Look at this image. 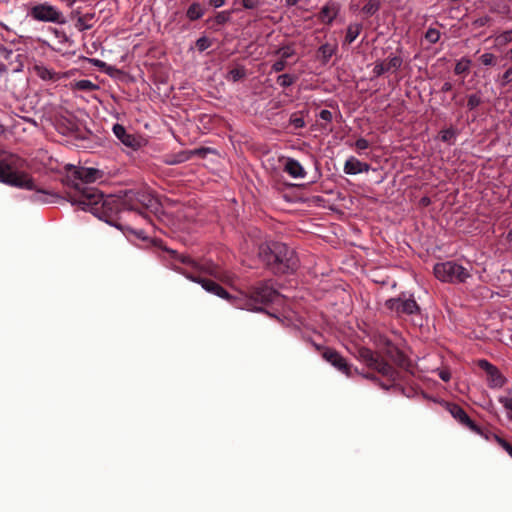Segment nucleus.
<instances>
[{"mask_svg":"<svg viewBox=\"0 0 512 512\" xmlns=\"http://www.w3.org/2000/svg\"><path fill=\"white\" fill-rule=\"evenodd\" d=\"M362 30V25L360 23H352L347 27L345 43L351 44L356 40Z\"/></svg>","mask_w":512,"mask_h":512,"instance_id":"obj_25","label":"nucleus"},{"mask_svg":"<svg viewBox=\"0 0 512 512\" xmlns=\"http://www.w3.org/2000/svg\"><path fill=\"white\" fill-rule=\"evenodd\" d=\"M90 61L94 66L99 67V68H102L106 65L105 62H103L102 60H99V59H91Z\"/></svg>","mask_w":512,"mask_h":512,"instance_id":"obj_55","label":"nucleus"},{"mask_svg":"<svg viewBox=\"0 0 512 512\" xmlns=\"http://www.w3.org/2000/svg\"><path fill=\"white\" fill-rule=\"evenodd\" d=\"M285 67H286V61L283 59H280L272 65V71L281 72L285 69Z\"/></svg>","mask_w":512,"mask_h":512,"instance_id":"obj_47","label":"nucleus"},{"mask_svg":"<svg viewBox=\"0 0 512 512\" xmlns=\"http://www.w3.org/2000/svg\"><path fill=\"white\" fill-rule=\"evenodd\" d=\"M379 345L382 346L383 352L389 357L392 361L399 365H403L405 362L404 354L388 339L381 338Z\"/></svg>","mask_w":512,"mask_h":512,"instance_id":"obj_17","label":"nucleus"},{"mask_svg":"<svg viewBox=\"0 0 512 512\" xmlns=\"http://www.w3.org/2000/svg\"><path fill=\"white\" fill-rule=\"evenodd\" d=\"M196 46H197L199 51H204V50H206L210 46V42H209V40L206 37H200L196 41Z\"/></svg>","mask_w":512,"mask_h":512,"instance_id":"obj_44","label":"nucleus"},{"mask_svg":"<svg viewBox=\"0 0 512 512\" xmlns=\"http://www.w3.org/2000/svg\"><path fill=\"white\" fill-rule=\"evenodd\" d=\"M479 61L484 66H495L497 63V56L493 53L486 52L479 57Z\"/></svg>","mask_w":512,"mask_h":512,"instance_id":"obj_30","label":"nucleus"},{"mask_svg":"<svg viewBox=\"0 0 512 512\" xmlns=\"http://www.w3.org/2000/svg\"><path fill=\"white\" fill-rule=\"evenodd\" d=\"M112 131L115 137L124 146L132 150H138L139 148H141L143 144V139L134 133H129L123 125L119 123L114 124L112 127Z\"/></svg>","mask_w":512,"mask_h":512,"instance_id":"obj_11","label":"nucleus"},{"mask_svg":"<svg viewBox=\"0 0 512 512\" xmlns=\"http://www.w3.org/2000/svg\"><path fill=\"white\" fill-rule=\"evenodd\" d=\"M490 21V17L485 15V16H481L477 19H475L473 21V26L476 27V28H480V27H484L485 25H487Z\"/></svg>","mask_w":512,"mask_h":512,"instance_id":"obj_43","label":"nucleus"},{"mask_svg":"<svg viewBox=\"0 0 512 512\" xmlns=\"http://www.w3.org/2000/svg\"><path fill=\"white\" fill-rule=\"evenodd\" d=\"M496 443L501 446L507 453L508 455L512 458V445H510L505 439H503L502 437L498 436V435H493Z\"/></svg>","mask_w":512,"mask_h":512,"instance_id":"obj_37","label":"nucleus"},{"mask_svg":"<svg viewBox=\"0 0 512 512\" xmlns=\"http://www.w3.org/2000/svg\"><path fill=\"white\" fill-rule=\"evenodd\" d=\"M387 307L395 311L398 314H414L419 310V307L416 303V301L412 298L408 299H402V298H396V299H389L386 302Z\"/></svg>","mask_w":512,"mask_h":512,"instance_id":"obj_14","label":"nucleus"},{"mask_svg":"<svg viewBox=\"0 0 512 512\" xmlns=\"http://www.w3.org/2000/svg\"><path fill=\"white\" fill-rule=\"evenodd\" d=\"M103 172L96 168L70 166L68 168L67 180L74 193L69 194L70 202L73 205V198H82L83 191L95 189L90 184L102 179Z\"/></svg>","mask_w":512,"mask_h":512,"instance_id":"obj_4","label":"nucleus"},{"mask_svg":"<svg viewBox=\"0 0 512 512\" xmlns=\"http://www.w3.org/2000/svg\"><path fill=\"white\" fill-rule=\"evenodd\" d=\"M498 401L504 406L507 411V416L512 420V397H499Z\"/></svg>","mask_w":512,"mask_h":512,"instance_id":"obj_36","label":"nucleus"},{"mask_svg":"<svg viewBox=\"0 0 512 512\" xmlns=\"http://www.w3.org/2000/svg\"><path fill=\"white\" fill-rule=\"evenodd\" d=\"M369 169V164L361 162L353 156L349 157L344 164V172L348 175H356L359 173L368 172Z\"/></svg>","mask_w":512,"mask_h":512,"instance_id":"obj_18","label":"nucleus"},{"mask_svg":"<svg viewBox=\"0 0 512 512\" xmlns=\"http://www.w3.org/2000/svg\"><path fill=\"white\" fill-rule=\"evenodd\" d=\"M478 435H480L481 437H483L484 439H486L487 441L494 439L493 435H495L494 433H491L489 431H484L481 427H480V433H477Z\"/></svg>","mask_w":512,"mask_h":512,"instance_id":"obj_50","label":"nucleus"},{"mask_svg":"<svg viewBox=\"0 0 512 512\" xmlns=\"http://www.w3.org/2000/svg\"><path fill=\"white\" fill-rule=\"evenodd\" d=\"M512 82V66L509 67L501 76L500 85L502 87Z\"/></svg>","mask_w":512,"mask_h":512,"instance_id":"obj_41","label":"nucleus"},{"mask_svg":"<svg viewBox=\"0 0 512 512\" xmlns=\"http://www.w3.org/2000/svg\"><path fill=\"white\" fill-rule=\"evenodd\" d=\"M284 171L295 179L304 178L306 175V172L301 163L294 158H287L284 165Z\"/></svg>","mask_w":512,"mask_h":512,"instance_id":"obj_19","label":"nucleus"},{"mask_svg":"<svg viewBox=\"0 0 512 512\" xmlns=\"http://www.w3.org/2000/svg\"><path fill=\"white\" fill-rule=\"evenodd\" d=\"M425 39L428 42L435 44L440 39V31L435 28H429L425 33Z\"/></svg>","mask_w":512,"mask_h":512,"instance_id":"obj_34","label":"nucleus"},{"mask_svg":"<svg viewBox=\"0 0 512 512\" xmlns=\"http://www.w3.org/2000/svg\"><path fill=\"white\" fill-rule=\"evenodd\" d=\"M496 443L501 446L507 453L508 455L512 458V445H510L505 439H503L502 437L498 436V435H493Z\"/></svg>","mask_w":512,"mask_h":512,"instance_id":"obj_38","label":"nucleus"},{"mask_svg":"<svg viewBox=\"0 0 512 512\" xmlns=\"http://www.w3.org/2000/svg\"><path fill=\"white\" fill-rule=\"evenodd\" d=\"M380 0H368L363 6L362 11L368 16L374 15L380 8Z\"/></svg>","mask_w":512,"mask_h":512,"instance_id":"obj_27","label":"nucleus"},{"mask_svg":"<svg viewBox=\"0 0 512 512\" xmlns=\"http://www.w3.org/2000/svg\"><path fill=\"white\" fill-rule=\"evenodd\" d=\"M209 4L214 8H220L225 4V0H209Z\"/></svg>","mask_w":512,"mask_h":512,"instance_id":"obj_52","label":"nucleus"},{"mask_svg":"<svg viewBox=\"0 0 512 512\" xmlns=\"http://www.w3.org/2000/svg\"><path fill=\"white\" fill-rule=\"evenodd\" d=\"M168 252L171 254L172 259L185 265L186 267L184 269H187L195 275L201 276L202 274H205L219 280L226 279L225 272L211 260L202 259L197 261L191 256L186 254H179L175 250H168Z\"/></svg>","mask_w":512,"mask_h":512,"instance_id":"obj_5","label":"nucleus"},{"mask_svg":"<svg viewBox=\"0 0 512 512\" xmlns=\"http://www.w3.org/2000/svg\"><path fill=\"white\" fill-rule=\"evenodd\" d=\"M62 2H64L68 7H72L74 5V3L76 2V0H61Z\"/></svg>","mask_w":512,"mask_h":512,"instance_id":"obj_57","label":"nucleus"},{"mask_svg":"<svg viewBox=\"0 0 512 512\" xmlns=\"http://www.w3.org/2000/svg\"><path fill=\"white\" fill-rule=\"evenodd\" d=\"M440 138L443 142L453 144L456 138V131L453 128L444 129L440 132Z\"/></svg>","mask_w":512,"mask_h":512,"instance_id":"obj_29","label":"nucleus"},{"mask_svg":"<svg viewBox=\"0 0 512 512\" xmlns=\"http://www.w3.org/2000/svg\"><path fill=\"white\" fill-rule=\"evenodd\" d=\"M277 297L278 292L269 282H261L251 289L250 295L241 293L233 298V305L239 309L262 311L260 305L271 303Z\"/></svg>","mask_w":512,"mask_h":512,"instance_id":"obj_3","label":"nucleus"},{"mask_svg":"<svg viewBox=\"0 0 512 512\" xmlns=\"http://www.w3.org/2000/svg\"><path fill=\"white\" fill-rule=\"evenodd\" d=\"M421 202L424 204V205H428L430 203V199L428 197H424L422 198Z\"/></svg>","mask_w":512,"mask_h":512,"instance_id":"obj_60","label":"nucleus"},{"mask_svg":"<svg viewBox=\"0 0 512 512\" xmlns=\"http://www.w3.org/2000/svg\"><path fill=\"white\" fill-rule=\"evenodd\" d=\"M35 72L39 78L45 81H56L60 78L58 73L43 65H36Z\"/></svg>","mask_w":512,"mask_h":512,"instance_id":"obj_21","label":"nucleus"},{"mask_svg":"<svg viewBox=\"0 0 512 512\" xmlns=\"http://www.w3.org/2000/svg\"><path fill=\"white\" fill-rule=\"evenodd\" d=\"M140 202L146 207H151L155 201L149 195L143 193L129 192L125 199L114 195L104 196L98 189H86L83 191L82 198H73V205H77L83 211H89L94 216L106 223L122 229L117 222L118 215L124 210H136L133 200Z\"/></svg>","mask_w":512,"mask_h":512,"instance_id":"obj_1","label":"nucleus"},{"mask_svg":"<svg viewBox=\"0 0 512 512\" xmlns=\"http://www.w3.org/2000/svg\"><path fill=\"white\" fill-rule=\"evenodd\" d=\"M231 13L229 11H221L215 16V22L222 25L230 20Z\"/></svg>","mask_w":512,"mask_h":512,"instance_id":"obj_40","label":"nucleus"},{"mask_svg":"<svg viewBox=\"0 0 512 512\" xmlns=\"http://www.w3.org/2000/svg\"><path fill=\"white\" fill-rule=\"evenodd\" d=\"M298 3V0H286L288 6H294Z\"/></svg>","mask_w":512,"mask_h":512,"instance_id":"obj_58","label":"nucleus"},{"mask_svg":"<svg viewBox=\"0 0 512 512\" xmlns=\"http://www.w3.org/2000/svg\"><path fill=\"white\" fill-rule=\"evenodd\" d=\"M229 76L233 81H238L245 76V70L243 68L232 69Z\"/></svg>","mask_w":512,"mask_h":512,"instance_id":"obj_42","label":"nucleus"},{"mask_svg":"<svg viewBox=\"0 0 512 512\" xmlns=\"http://www.w3.org/2000/svg\"><path fill=\"white\" fill-rule=\"evenodd\" d=\"M5 130V127L3 125H0V134L3 133Z\"/></svg>","mask_w":512,"mask_h":512,"instance_id":"obj_63","label":"nucleus"},{"mask_svg":"<svg viewBox=\"0 0 512 512\" xmlns=\"http://www.w3.org/2000/svg\"><path fill=\"white\" fill-rule=\"evenodd\" d=\"M446 409L459 424L474 433H480V427L468 416L462 407L455 403H446Z\"/></svg>","mask_w":512,"mask_h":512,"instance_id":"obj_13","label":"nucleus"},{"mask_svg":"<svg viewBox=\"0 0 512 512\" xmlns=\"http://www.w3.org/2000/svg\"><path fill=\"white\" fill-rule=\"evenodd\" d=\"M402 62V58L399 56L389 57L386 61L376 62L373 67V73L378 77L385 72L397 70L402 65Z\"/></svg>","mask_w":512,"mask_h":512,"instance_id":"obj_16","label":"nucleus"},{"mask_svg":"<svg viewBox=\"0 0 512 512\" xmlns=\"http://www.w3.org/2000/svg\"><path fill=\"white\" fill-rule=\"evenodd\" d=\"M507 240H508L509 242H512V229H511V230H509V231H508V233H507Z\"/></svg>","mask_w":512,"mask_h":512,"instance_id":"obj_61","label":"nucleus"},{"mask_svg":"<svg viewBox=\"0 0 512 512\" xmlns=\"http://www.w3.org/2000/svg\"><path fill=\"white\" fill-rule=\"evenodd\" d=\"M358 358L366 364L367 367L377 371L384 377H387L391 383H394L397 380V372L395 369L371 349L360 348L358 351Z\"/></svg>","mask_w":512,"mask_h":512,"instance_id":"obj_8","label":"nucleus"},{"mask_svg":"<svg viewBox=\"0 0 512 512\" xmlns=\"http://www.w3.org/2000/svg\"><path fill=\"white\" fill-rule=\"evenodd\" d=\"M482 103V99L478 93L470 94L468 96L467 107L469 110L477 108Z\"/></svg>","mask_w":512,"mask_h":512,"instance_id":"obj_33","label":"nucleus"},{"mask_svg":"<svg viewBox=\"0 0 512 512\" xmlns=\"http://www.w3.org/2000/svg\"><path fill=\"white\" fill-rule=\"evenodd\" d=\"M487 375L490 388H501L504 386L506 379L496 366Z\"/></svg>","mask_w":512,"mask_h":512,"instance_id":"obj_20","label":"nucleus"},{"mask_svg":"<svg viewBox=\"0 0 512 512\" xmlns=\"http://www.w3.org/2000/svg\"><path fill=\"white\" fill-rule=\"evenodd\" d=\"M319 118L326 122H331L333 119L332 112L327 109H323L319 113Z\"/></svg>","mask_w":512,"mask_h":512,"instance_id":"obj_48","label":"nucleus"},{"mask_svg":"<svg viewBox=\"0 0 512 512\" xmlns=\"http://www.w3.org/2000/svg\"><path fill=\"white\" fill-rule=\"evenodd\" d=\"M470 66L471 60L466 57H463L456 63L454 72L457 75L466 73L470 69Z\"/></svg>","mask_w":512,"mask_h":512,"instance_id":"obj_28","label":"nucleus"},{"mask_svg":"<svg viewBox=\"0 0 512 512\" xmlns=\"http://www.w3.org/2000/svg\"><path fill=\"white\" fill-rule=\"evenodd\" d=\"M357 150H366L369 147V142L365 138H359L355 141Z\"/></svg>","mask_w":512,"mask_h":512,"instance_id":"obj_45","label":"nucleus"},{"mask_svg":"<svg viewBox=\"0 0 512 512\" xmlns=\"http://www.w3.org/2000/svg\"><path fill=\"white\" fill-rule=\"evenodd\" d=\"M94 19L93 13H86L84 15H79L75 24V27L79 31L89 30L93 27L92 20Z\"/></svg>","mask_w":512,"mask_h":512,"instance_id":"obj_22","label":"nucleus"},{"mask_svg":"<svg viewBox=\"0 0 512 512\" xmlns=\"http://www.w3.org/2000/svg\"><path fill=\"white\" fill-rule=\"evenodd\" d=\"M291 122L295 128H303L305 126V121L302 118H294Z\"/></svg>","mask_w":512,"mask_h":512,"instance_id":"obj_51","label":"nucleus"},{"mask_svg":"<svg viewBox=\"0 0 512 512\" xmlns=\"http://www.w3.org/2000/svg\"><path fill=\"white\" fill-rule=\"evenodd\" d=\"M242 4L246 9H253L255 7L254 0H242Z\"/></svg>","mask_w":512,"mask_h":512,"instance_id":"obj_54","label":"nucleus"},{"mask_svg":"<svg viewBox=\"0 0 512 512\" xmlns=\"http://www.w3.org/2000/svg\"><path fill=\"white\" fill-rule=\"evenodd\" d=\"M25 160L17 154L0 149V182L20 189L35 191L32 197L35 202L48 203L56 194L38 186L34 179L25 171Z\"/></svg>","mask_w":512,"mask_h":512,"instance_id":"obj_2","label":"nucleus"},{"mask_svg":"<svg viewBox=\"0 0 512 512\" xmlns=\"http://www.w3.org/2000/svg\"><path fill=\"white\" fill-rule=\"evenodd\" d=\"M435 277L444 283L462 284L471 278V268L464 267L456 261L449 260L434 265Z\"/></svg>","mask_w":512,"mask_h":512,"instance_id":"obj_7","label":"nucleus"},{"mask_svg":"<svg viewBox=\"0 0 512 512\" xmlns=\"http://www.w3.org/2000/svg\"><path fill=\"white\" fill-rule=\"evenodd\" d=\"M268 263L276 273H290L298 267V258L293 249L284 243L276 242L269 247Z\"/></svg>","mask_w":512,"mask_h":512,"instance_id":"obj_6","label":"nucleus"},{"mask_svg":"<svg viewBox=\"0 0 512 512\" xmlns=\"http://www.w3.org/2000/svg\"><path fill=\"white\" fill-rule=\"evenodd\" d=\"M322 357L325 361L330 363L334 368H336L341 373L350 377L352 370L351 365L347 362V360L336 350L332 348H325Z\"/></svg>","mask_w":512,"mask_h":512,"instance_id":"obj_12","label":"nucleus"},{"mask_svg":"<svg viewBox=\"0 0 512 512\" xmlns=\"http://www.w3.org/2000/svg\"><path fill=\"white\" fill-rule=\"evenodd\" d=\"M364 377L373 381L376 380V377L373 374H365Z\"/></svg>","mask_w":512,"mask_h":512,"instance_id":"obj_59","label":"nucleus"},{"mask_svg":"<svg viewBox=\"0 0 512 512\" xmlns=\"http://www.w3.org/2000/svg\"><path fill=\"white\" fill-rule=\"evenodd\" d=\"M276 54L280 56L281 59L285 60L288 59V58H291L292 56H294L295 54V50L292 46H284V47H281L279 48L277 51H276Z\"/></svg>","mask_w":512,"mask_h":512,"instance_id":"obj_32","label":"nucleus"},{"mask_svg":"<svg viewBox=\"0 0 512 512\" xmlns=\"http://www.w3.org/2000/svg\"><path fill=\"white\" fill-rule=\"evenodd\" d=\"M337 46L325 43L318 49V53L321 55L323 63H327L331 57L336 53Z\"/></svg>","mask_w":512,"mask_h":512,"instance_id":"obj_26","label":"nucleus"},{"mask_svg":"<svg viewBox=\"0 0 512 512\" xmlns=\"http://www.w3.org/2000/svg\"><path fill=\"white\" fill-rule=\"evenodd\" d=\"M75 86L77 89L82 91H92L98 88L96 84L87 79L77 81Z\"/></svg>","mask_w":512,"mask_h":512,"instance_id":"obj_31","label":"nucleus"},{"mask_svg":"<svg viewBox=\"0 0 512 512\" xmlns=\"http://www.w3.org/2000/svg\"><path fill=\"white\" fill-rule=\"evenodd\" d=\"M439 377H440L443 381L447 382V381H449V380H450V378H451V374H450V372H448V371L442 370V371H440V372H439Z\"/></svg>","mask_w":512,"mask_h":512,"instance_id":"obj_53","label":"nucleus"},{"mask_svg":"<svg viewBox=\"0 0 512 512\" xmlns=\"http://www.w3.org/2000/svg\"><path fill=\"white\" fill-rule=\"evenodd\" d=\"M452 89V83L451 82H445L442 87H441V91L442 92H449L450 90Z\"/></svg>","mask_w":512,"mask_h":512,"instance_id":"obj_56","label":"nucleus"},{"mask_svg":"<svg viewBox=\"0 0 512 512\" xmlns=\"http://www.w3.org/2000/svg\"><path fill=\"white\" fill-rule=\"evenodd\" d=\"M205 11L200 3L194 2L192 3L186 12V16L189 20L195 21L200 19L204 15Z\"/></svg>","mask_w":512,"mask_h":512,"instance_id":"obj_24","label":"nucleus"},{"mask_svg":"<svg viewBox=\"0 0 512 512\" xmlns=\"http://www.w3.org/2000/svg\"><path fill=\"white\" fill-rule=\"evenodd\" d=\"M506 57L512 60V48L506 53Z\"/></svg>","mask_w":512,"mask_h":512,"instance_id":"obj_62","label":"nucleus"},{"mask_svg":"<svg viewBox=\"0 0 512 512\" xmlns=\"http://www.w3.org/2000/svg\"><path fill=\"white\" fill-rule=\"evenodd\" d=\"M28 16L35 21L48 22L54 24H65L64 14L48 2L38 3L31 6L28 10Z\"/></svg>","mask_w":512,"mask_h":512,"instance_id":"obj_9","label":"nucleus"},{"mask_svg":"<svg viewBox=\"0 0 512 512\" xmlns=\"http://www.w3.org/2000/svg\"><path fill=\"white\" fill-rule=\"evenodd\" d=\"M51 30L55 34V36L60 39V42L68 41V37L64 31H60L56 28H51Z\"/></svg>","mask_w":512,"mask_h":512,"instance_id":"obj_49","label":"nucleus"},{"mask_svg":"<svg viewBox=\"0 0 512 512\" xmlns=\"http://www.w3.org/2000/svg\"><path fill=\"white\" fill-rule=\"evenodd\" d=\"M341 6L338 2L330 0L321 8L318 18L322 23L331 24L340 12Z\"/></svg>","mask_w":512,"mask_h":512,"instance_id":"obj_15","label":"nucleus"},{"mask_svg":"<svg viewBox=\"0 0 512 512\" xmlns=\"http://www.w3.org/2000/svg\"><path fill=\"white\" fill-rule=\"evenodd\" d=\"M172 268L190 281L200 284L205 291L212 293L220 298L226 299L233 305V298H236L237 296H231L221 285L215 281L206 279L199 275H195L187 269H182L176 264H174Z\"/></svg>","mask_w":512,"mask_h":512,"instance_id":"obj_10","label":"nucleus"},{"mask_svg":"<svg viewBox=\"0 0 512 512\" xmlns=\"http://www.w3.org/2000/svg\"><path fill=\"white\" fill-rule=\"evenodd\" d=\"M295 81V78L290 74H282L277 78V82L281 87L291 86Z\"/></svg>","mask_w":512,"mask_h":512,"instance_id":"obj_35","label":"nucleus"},{"mask_svg":"<svg viewBox=\"0 0 512 512\" xmlns=\"http://www.w3.org/2000/svg\"><path fill=\"white\" fill-rule=\"evenodd\" d=\"M494 43L495 47L498 49H501L508 45L509 43H512V29L503 31L494 37Z\"/></svg>","mask_w":512,"mask_h":512,"instance_id":"obj_23","label":"nucleus"},{"mask_svg":"<svg viewBox=\"0 0 512 512\" xmlns=\"http://www.w3.org/2000/svg\"><path fill=\"white\" fill-rule=\"evenodd\" d=\"M478 366L483 369L486 373L491 371L495 366L492 365L490 362H488L485 359H481L478 361Z\"/></svg>","mask_w":512,"mask_h":512,"instance_id":"obj_46","label":"nucleus"},{"mask_svg":"<svg viewBox=\"0 0 512 512\" xmlns=\"http://www.w3.org/2000/svg\"><path fill=\"white\" fill-rule=\"evenodd\" d=\"M496 443L501 446L507 453L508 455L512 458V445H510L505 439H503L502 437L498 436V435H493Z\"/></svg>","mask_w":512,"mask_h":512,"instance_id":"obj_39","label":"nucleus"}]
</instances>
